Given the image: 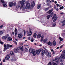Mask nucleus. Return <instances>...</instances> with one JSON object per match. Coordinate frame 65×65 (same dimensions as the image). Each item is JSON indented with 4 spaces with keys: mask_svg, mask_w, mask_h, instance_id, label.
Segmentation results:
<instances>
[{
    "mask_svg": "<svg viewBox=\"0 0 65 65\" xmlns=\"http://www.w3.org/2000/svg\"><path fill=\"white\" fill-rule=\"evenodd\" d=\"M27 3V1L25 0H23V1L19 2V4H21V8H22L23 10H25L26 9V6L24 5Z\"/></svg>",
    "mask_w": 65,
    "mask_h": 65,
    "instance_id": "1",
    "label": "nucleus"
},
{
    "mask_svg": "<svg viewBox=\"0 0 65 65\" xmlns=\"http://www.w3.org/2000/svg\"><path fill=\"white\" fill-rule=\"evenodd\" d=\"M35 6V3L34 2H32L31 3V4L30 5V4L29 3H27L26 4V8L27 9H31V8Z\"/></svg>",
    "mask_w": 65,
    "mask_h": 65,
    "instance_id": "2",
    "label": "nucleus"
},
{
    "mask_svg": "<svg viewBox=\"0 0 65 65\" xmlns=\"http://www.w3.org/2000/svg\"><path fill=\"white\" fill-rule=\"evenodd\" d=\"M29 51L30 53H32V54H33L34 56H35L36 55L35 49H32L30 48L29 49Z\"/></svg>",
    "mask_w": 65,
    "mask_h": 65,
    "instance_id": "3",
    "label": "nucleus"
},
{
    "mask_svg": "<svg viewBox=\"0 0 65 65\" xmlns=\"http://www.w3.org/2000/svg\"><path fill=\"white\" fill-rule=\"evenodd\" d=\"M26 33L27 34V36H29L32 35V31H29V33L30 34H29V32L28 30H27L26 31Z\"/></svg>",
    "mask_w": 65,
    "mask_h": 65,
    "instance_id": "4",
    "label": "nucleus"
},
{
    "mask_svg": "<svg viewBox=\"0 0 65 65\" xmlns=\"http://www.w3.org/2000/svg\"><path fill=\"white\" fill-rule=\"evenodd\" d=\"M45 55L46 56H47L48 57L50 58L51 57L52 55L51 53L48 52H45Z\"/></svg>",
    "mask_w": 65,
    "mask_h": 65,
    "instance_id": "5",
    "label": "nucleus"
},
{
    "mask_svg": "<svg viewBox=\"0 0 65 65\" xmlns=\"http://www.w3.org/2000/svg\"><path fill=\"white\" fill-rule=\"evenodd\" d=\"M63 54H61V56L62 57L63 59L65 58V50H64L62 51Z\"/></svg>",
    "mask_w": 65,
    "mask_h": 65,
    "instance_id": "6",
    "label": "nucleus"
},
{
    "mask_svg": "<svg viewBox=\"0 0 65 65\" xmlns=\"http://www.w3.org/2000/svg\"><path fill=\"white\" fill-rule=\"evenodd\" d=\"M18 37L19 38H22L23 37V34L21 33L19 34L18 35Z\"/></svg>",
    "mask_w": 65,
    "mask_h": 65,
    "instance_id": "7",
    "label": "nucleus"
},
{
    "mask_svg": "<svg viewBox=\"0 0 65 65\" xmlns=\"http://www.w3.org/2000/svg\"><path fill=\"white\" fill-rule=\"evenodd\" d=\"M53 11V8H52L51 10L47 12V13H49V14H51L52 12Z\"/></svg>",
    "mask_w": 65,
    "mask_h": 65,
    "instance_id": "8",
    "label": "nucleus"
},
{
    "mask_svg": "<svg viewBox=\"0 0 65 65\" xmlns=\"http://www.w3.org/2000/svg\"><path fill=\"white\" fill-rule=\"evenodd\" d=\"M7 40L8 41H11L12 39L11 38L8 37L7 38Z\"/></svg>",
    "mask_w": 65,
    "mask_h": 65,
    "instance_id": "9",
    "label": "nucleus"
},
{
    "mask_svg": "<svg viewBox=\"0 0 65 65\" xmlns=\"http://www.w3.org/2000/svg\"><path fill=\"white\" fill-rule=\"evenodd\" d=\"M45 51L43 50V51H42L41 52V56H44V54H45Z\"/></svg>",
    "mask_w": 65,
    "mask_h": 65,
    "instance_id": "10",
    "label": "nucleus"
},
{
    "mask_svg": "<svg viewBox=\"0 0 65 65\" xmlns=\"http://www.w3.org/2000/svg\"><path fill=\"white\" fill-rule=\"evenodd\" d=\"M19 48L21 51H23V46L22 45L20 46L19 47Z\"/></svg>",
    "mask_w": 65,
    "mask_h": 65,
    "instance_id": "11",
    "label": "nucleus"
},
{
    "mask_svg": "<svg viewBox=\"0 0 65 65\" xmlns=\"http://www.w3.org/2000/svg\"><path fill=\"white\" fill-rule=\"evenodd\" d=\"M10 58V56L9 55H7L5 57L6 60H9Z\"/></svg>",
    "mask_w": 65,
    "mask_h": 65,
    "instance_id": "12",
    "label": "nucleus"
},
{
    "mask_svg": "<svg viewBox=\"0 0 65 65\" xmlns=\"http://www.w3.org/2000/svg\"><path fill=\"white\" fill-rule=\"evenodd\" d=\"M41 4H38L37 5V8L38 9H39V8H40V7H41Z\"/></svg>",
    "mask_w": 65,
    "mask_h": 65,
    "instance_id": "13",
    "label": "nucleus"
},
{
    "mask_svg": "<svg viewBox=\"0 0 65 65\" xmlns=\"http://www.w3.org/2000/svg\"><path fill=\"white\" fill-rule=\"evenodd\" d=\"M14 53H18L19 52V50H18V48H15L14 50Z\"/></svg>",
    "mask_w": 65,
    "mask_h": 65,
    "instance_id": "14",
    "label": "nucleus"
},
{
    "mask_svg": "<svg viewBox=\"0 0 65 65\" xmlns=\"http://www.w3.org/2000/svg\"><path fill=\"white\" fill-rule=\"evenodd\" d=\"M3 33H4V32H3V30H0V35H2Z\"/></svg>",
    "mask_w": 65,
    "mask_h": 65,
    "instance_id": "15",
    "label": "nucleus"
},
{
    "mask_svg": "<svg viewBox=\"0 0 65 65\" xmlns=\"http://www.w3.org/2000/svg\"><path fill=\"white\" fill-rule=\"evenodd\" d=\"M12 46L11 45H10L9 44H7V48H9V47H11Z\"/></svg>",
    "mask_w": 65,
    "mask_h": 65,
    "instance_id": "16",
    "label": "nucleus"
},
{
    "mask_svg": "<svg viewBox=\"0 0 65 65\" xmlns=\"http://www.w3.org/2000/svg\"><path fill=\"white\" fill-rule=\"evenodd\" d=\"M9 3L10 4L9 5V6L10 7H12V6H13V2H11L10 3Z\"/></svg>",
    "mask_w": 65,
    "mask_h": 65,
    "instance_id": "17",
    "label": "nucleus"
},
{
    "mask_svg": "<svg viewBox=\"0 0 65 65\" xmlns=\"http://www.w3.org/2000/svg\"><path fill=\"white\" fill-rule=\"evenodd\" d=\"M41 36V35L40 34H39L37 36V37L38 38H40Z\"/></svg>",
    "mask_w": 65,
    "mask_h": 65,
    "instance_id": "18",
    "label": "nucleus"
},
{
    "mask_svg": "<svg viewBox=\"0 0 65 65\" xmlns=\"http://www.w3.org/2000/svg\"><path fill=\"white\" fill-rule=\"evenodd\" d=\"M36 55H39V54H40V52L39 50H37L36 51Z\"/></svg>",
    "mask_w": 65,
    "mask_h": 65,
    "instance_id": "19",
    "label": "nucleus"
},
{
    "mask_svg": "<svg viewBox=\"0 0 65 65\" xmlns=\"http://www.w3.org/2000/svg\"><path fill=\"white\" fill-rule=\"evenodd\" d=\"M43 38H44V36H41V42H42V41H43Z\"/></svg>",
    "mask_w": 65,
    "mask_h": 65,
    "instance_id": "20",
    "label": "nucleus"
},
{
    "mask_svg": "<svg viewBox=\"0 0 65 65\" xmlns=\"http://www.w3.org/2000/svg\"><path fill=\"white\" fill-rule=\"evenodd\" d=\"M2 38L3 39H6L7 38V37L5 36H4L2 37Z\"/></svg>",
    "mask_w": 65,
    "mask_h": 65,
    "instance_id": "21",
    "label": "nucleus"
},
{
    "mask_svg": "<svg viewBox=\"0 0 65 65\" xmlns=\"http://www.w3.org/2000/svg\"><path fill=\"white\" fill-rule=\"evenodd\" d=\"M47 40V39H44L43 40V41L44 43H46V41Z\"/></svg>",
    "mask_w": 65,
    "mask_h": 65,
    "instance_id": "22",
    "label": "nucleus"
},
{
    "mask_svg": "<svg viewBox=\"0 0 65 65\" xmlns=\"http://www.w3.org/2000/svg\"><path fill=\"white\" fill-rule=\"evenodd\" d=\"M53 45H54V46L56 45V41H53Z\"/></svg>",
    "mask_w": 65,
    "mask_h": 65,
    "instance_id": "23",
    "label": "nucleus"
},
{
    "mask_svg": "<svg viewBox=\"0 0 65 65\" xmlns=\"http://www.w3.org/2000/svg\"><path fill=\"white\" fill-rule=\"evenodd\" d=\"M1 2L2 3V4H4L5 3V2H4V1L2 0H1Z\"/></svg>",
    "mask_w": 65,
    "mask_h": 65,
    "instance_id": "24",
    "label": "nucleus"
},
{
    "mask_svg": "<svg viewBox=\"0 0 65 65\" xmlns=\"http://www.w3.org/2000/svg\"><path fill=\"white\" fill-rule=\"evenodd\" d=\"M55 60H57V61L58 62L59 61V57H57L55 59Z\"/></svg>",
    "mask_w": 65,
    "mask_h": 65,
    "instance_id": "25",
    "label": "nucleus"
},
{
    "mask_svg": "<svg viewBox=\"0 0 65 65\" xmlns=\"http://www.w3.org/2000/svg\"><path fill=\"white\" fill-rule=\"evenodd\" d=\"M10 54L11 55H14V54L13 53V52L12 51H10Z\"/></svg>",
    "mask_w": 65,
    "mask_h": 65,
    "instance_id": "26",
    "label": "nucleus"
},
{
    "mask_svg": "<svg viewBox=\"0 0 65 65\" xmlns=\"http://www.w3.org/2000/svg\"><path fill=\"white\" fill-rule=\"evenodd\" d=\"M56 16V14H55L54 15V16L52 17V20H54V18H55V17Z\"/></svg>",
    "mask_w": 65,
    "mask_h": 65,
    "instance_id": "27",
    "label": "nucleus"
},
{
    "mask_svg": "<svg viewBox=\"0 0 65 65\" xmlns=\"http://www.w3.org/2000/svg\"><path fill=\"white\" fill-rule=\"evenodd\" d=\"M3 5V6L4 7H6V6H7V5H6L5 3Z\"/></svg>",
    "mask_w": 65,
    "mask_h": 65,
    "instance_id": "28",
    "label": "nucleus"
},
{
    "mask_svg": "<svg viewBox=\"0 0 65 65\" xmlns=\"http://www.w3.org/2000/svg\"><path fill=\"white\" fill-rule=\"evenodd\" d=\"M50 17H51V15H50L47 16V19H49Z\"/></svg>",
    "mask_w": 65,
    "mask_h": 65,
    "instance_id": "29",
    "label": "nucleus"
},
{
    "mask_svg": "<svg viewBox=\"0 0 65 65\" xmlns=\"http://www.w3.org/2000/svg\"><path fill=\"white\" fill-rule=\"evenodd\" d=\"M37 35V34H36V33L34 34V37L35 38H36V37Z\"/></svg>",
    "mask_w": 65,
    "mask_h": 65,
    "instance_id": "30",
    "label": "nucleus"
},
{
    "mask_svg": "<svg viewBox=\"0 0 65 65\" xmlns=\"http://www.w3.org/2000/svg\"><path fill=\"white\" fill-rule=\"evenodd\" d=\"M20 6L21 5H17L16 6V8H19L20 7Z\"/></svg>",
    "mask_w": 65,
    "mask_h": 65,
    "instance_id": "31",
    "label": "nucleus"
},
{
    "mask_svg": "<svg viewBox=\"0 0 65 65\" xmlns=\"http://www.w3.org/2000/svg\"><path fill=\"white\" fill-rule=\"evenodd\" d=\"M59 39L60 41H63V39L61 37H59Z\"/></svg>",
    "mask_w": 65,
    "mask_h": 65,
    "instance_id": "32",
    "label": "nucleus"
},
{
    "mask_svg": "<svg viewBox=\"0 0 65 65\" xmlns=\"http://www.w3.org/2000/svg\"><path fill=\"white\" fill-rule=\"evenodd\" d=\"M50 15L51 17H52L53 16V15H54V13L53 12H52L51 14H50Z\"/></svg>",
    "mask_w": 65,
    "mask_h": 65,
    "instance_id": "33",
    "label": "nucleus"
},
{
    "mask_svg": "<svg viewBox=\"0 0 65 65\" xmlns=\"http://www.w3.org/2000/svg\"><path fill=\"white\" fill-rule=\"evenodd\" d=\"M38 50L40 52H41L42 51H43V49H39Z\"/></svg>",
    "mask_w": 65,
    "mask_h": 65,
    "instance_id": "34",
    "label": "nucleus"
},
{
    "mask_svg": "<svg viewBox=\"0 0 65 65\" xmlns=\"http://www.w3.org/2000/svg\"><path fill=\"white\" fill-rule=\"evenodd\" d=\"M4 47L7 48V46L6 45V44H4Z\"/></svg>",
    "mask_w": 65,
    "mask_h": 65,
    "instance_id": "35",
    "label": "nucleus"
},
{
    "mask_svg": "<svg viewBox=\"0 0 65 65\" xmlns=\"http://www.w3.org/2000/svg\"><path fill=\"white\" fill-rule=\"evenodd\" d=\"M48 9H49V8H47L45 9V11H47V10H48Z\"/></svg>",
    "mask_w": 65,
    "mask_h": 65,
    "instance_id": "36",
    "label": "nucleus"
},
{
    "mask_svg": "<svg viewBox=\"0 0 65 65\" xmlns=\"http://www.w3.org/2000/svg\"><path fill=\"white\" fill-rule=\"evenodd\" d=\"M25 51H26V52H28L29 51V50L27 48H25Z\"/></svg>",
    "mask_w": 65,
    "mask_h": 65,
    "instance_id": "37",
    "label": "nucleus"
},
{
    "mask_svg": "<svg viewBox=\"0 0 65 65\" xmlns=\"http://www.w3.org/2000/svg\"><path fill=\"white\" fill-rule=\"evenodd\" d=\"M63 8H64V7L63 6H62L60 8V10H61V9H63Z\"/></svg>",
    "mask_w": 65,
    "mask_h": 65,
    "instance_id": "38",
    "label": "nucleus"
},
{
    "mask_svg": "<svg viewBox=\"0 0 65 65\" xmlns=\"http://www.w3.org/2000/svg\"><path fill=\"white\" fill-rule=\"evenodd\" d=\"M56 25V23H55L53 24V27H55Z\"/></svg>",
    "mask_w": 65,
    "mask_h": 65,
    "instance_id": "39",
    "label": "nucleus"
},
{
    "mask_svg": "<svg viewBox=\"0 0 65 65\" xmlns=\"http://www.w3.org/2000/svg\"><path fill=\"white\" fill-rule=\"evenodd\" d=\"M7 48H5L4 47V51H6V50H7Z\"/></svg>",
    "mask_w": 65,
    "mask_h": 65,
    "instance_id": "40",
    "label": "nucleus"
},
{
    "mask_svg": "<svg viewBox=\"0 0 65 65\" xmlns=\"http://www.w3.org/2000/svg\"><path fill=\"white\" fill-rule=\"evenodd\" d=\"M16 5H17V4L15 2L13 4V6H15Z\"/></svg>",
    "mask_w": 65,
    "mask_h": 65,
    "instance_id": "41",
    "label": "nucleus"
},
{
    "mask_svg": "<svg viewBox=\"0 0 65 65\" xmlns=\"http://www.w3.org/2000/svg\"><path fill=\"white\" fill-rule=\"evenodd\" d=\"M53 65H57V64L55 62H53Z\"/></svg>",
    "mask_w": 65,
    "mask_h": 65,
    "instance_id": "42",
    "label": "nucleus"
},
{
    "mask_svg": "<svg viewBox=\"0 0 65 65\" xmlns=\"http://www.w3.org/2000/svg\"><path fill=\"white\" fill-rule=\"evenodd\" d=\"M51 42L49 41L48 42L47 44L48 45H50L51 44Z\"/></svg>",
    "mask_w": 65,
    "mask_h": 65,
    "instance_id": "43",
    "label": "nucleus"
},
{
    "mask_svg": "<svg viewBox=\"0 0 65 65\" xmlns=\"http://www.w3.org/2000/svg\"><path fill=\"white\" fill-rule=\"evenodd\" d=\"M34 41V39L33 38H32L31 39V42H33Z\"/></svg>",
    "mask_w": 65,
    "mask_h": 65,
    "instance_id": "44",
    "label": "nucleus"
},
{
    "mask_svg": "<svg viewBox=\"0 0 65 65\" xmlns=\"http://www.w3.org/2000/svg\"><path fill=\"white\" fill-rule=\"evenodd\" d=\"M17 28H15V30H14V32H16L17 31Z\"/></svg>",
    "mask_w": 65,
    "mask_h": 65,
    "instance_id": "45",
    "label": "nucleus"
},
{
    "mask_svg": "<svg viewBox=\"0 0 65 65\" xmlns=\"http://www.w3.org/2000/svg\"><path fill=\"white\" fill-rule=\"evenodd\" d=\"M24 35H26V31H25V30H24Z\"/></svg>",
    "mask_w": 65,
    "mask_h": 65,
    "instance_id": "46",
    "label": "nucleus"
},
{
    "mask_svg": "<svg viewBox=\"0 0 65 65\" xmlns=\"http://www.w3.org/2000/svg\"><path fill=\"white\" fill-rule=\"evenodd\" d=\"M51 0H47L46 1V2H49Z\"/></svg>",
    "mask_w": 65,
    "mask_h": 65,
    "instance_id": "47",
    "label": "nucleus"
},
{
    "mask_svg": "<svg viewBox=\"0 0 65 65\" xmlns=\"http://www.w3.org/2000/svg\"><path fill=\"white\" fill-rule=\"evenodd\" d=\"M14 42L15 43V44H17V42L15 41H14Z\"/></svg>",
    "mask_w": 65,
    "mask_h": 65,
    "instance_id": "48",
    "label": "nucleus"
},
{
    "mask_svg": "<svg viewBox=\"0 0 65 65\" xmlns=\"http://www.w3.org/2000/svg\"><path fill=\"white\" fill-rule=\"evenodd\" d=\"M17 33H18L17 32H15V37H16V36H17Z\"/></svg>",
    "mask_w": 65,
    "mask_h": 65,
    "instance_id": "49",
    "label": "nucleus"
},
{
    "mask_svg": "<svg viewBox=\"0 0 65 65\" xmlns=\"http://www.w3.org/2000/svg\"><path fill=\"white\" fill-rule=\"evenodd\" d=\"M3 27V25H1V26H0V29H1Z\"/></svg>",
    "mask_w": 65,
    "mask_h": 65,
    "instance_id": "50",
    "label": "nucleus"
},
{
    "mask_svg": "<svg viewBox=\"0 0 65 65\" xmlns=\"http://www.w3.org/2000/svg\"><path fill=\"white\" fill-rule=\"evenodd\" d=\"M57 19H58V17H55L54 19L55 20H57Z\"/></svg>",
    "mask_w": 65,
    "mask_h": 65,
    "instance_id": "51",
    "label": "nucleus"
},
{
    "mask_svg": "<svg viewBox=\"0 0 65 65\" xmlns=\"http://www.w3.org/2000/svg\"><path fill=\"white\" fill-rule=\"evenodd\" d=\"M63 45H61L60 46V49H61V48H62V47H63Z\"/></svg>",
    "mask_w": 65,
    "mask_h": 65,
    "instance_id": "52",
    "label": "nucleus"
},
{
    "mask_svg": "<svg viewBox=\"0 0 65 65\" xmlns=\"http://www.w3.org/2000/svg\"><path fill=\"white\" fill-rule=\"evenodd\" d=\"M65 20H64L63 21H61V23H64V22H65Z\"/></svg>",
    "mask_w": 65,
    "mask_h": 65,
    "instance_id": "53",
    "label": "nucleus"
},
{
    "mask_svg": "<svg viewBox=\"0 0 65 65\" xmlns=\"http://www.w3.org/2000/svg\"><path fill=\"white\" fill-rule=\"evenodd\" d=\"M61 35H62V36H64V34L62 33Z\"/></svg>",
    "mask_w": 65,
    "mask_h": 65,
    "instance_id": "54",
    "label": "nucleus"
},
{
    "mask_svg": "<svg viewBox=\"0 0 65 65\" xmlns=\"http://www.w3.org/2000/svg\"><path fill=\"white\" fill-rule=\"evenodd\" d=\"M47 5L48 6H49L50 5V3H48L47 4Z\"/></svg>",
    "mask_w": 65,
    "mask_h": 65,
    "instance_id": "55",
    "label": "nucleus"
},
{
    "mask_svg": "<svg viewBox=\"0 0 65 65\" xmlns=\"http://www.w3.org/2000/svg\"><path fill=\"white\" fill-rule=\"evenodd\" d=\"M8 36H9L7 34V35H6V37H7H7H8Z\"/></svg>",
    "mask_w": 65,
    "mask_h": 65,
    "instance_id": "56",
    "label": "nucleus"
},
{
    "mask_svg": "<svg viewBox=\"0 0 65 65\" xmlns=\"http://www.w3.org/2000/svg\"><path fill=\"white\" fill-rule=\"evenodd\" d=\"M28 40H31V38L30 37H29L28 38Z\"/></svg>",
    "mask_w": 65,
    "mask_h": 65,
    "instance_id": "57",
    "label": "nucleus"
},
{
    "mask_svg": "<svg viewBox=\"0 0 65 65\" xmlns=\"http://www.w3.org/2000/svg\"><path fill=\"white\" fill-rule=\"evenodd\" d=\"M53 46V43H51L50 44V46Z\"/></svg>",
    "mask_w": 65,
    "mask_h": 65,
    "instance_id": "58",
    "label": "nucleus"
},
{
    "mask_svg": "<svg viewBox=\"0 0 65 65\" xmlns=\"http://www.w3.org/2000/svg\"><path fill=\"white\" fill-rule=\"evenodd\" d=\"M62 58V57H61V56H60L59 57V59L60 60H61V58Z\"/></svg>",
    "mask_w": 65,
    "mask_h": 65,
    "instance_id": "59",
    "label": "nucleus"
},
{
    "mask_svg": "<svg viewBox=\"0 0 65 65\" xmlns=\"http://www.w3.org/2000/svg\"><path fill=\"white\" fill-rule=\"evenodd\" d=\"M56 10L57 11H58L59 10V9L58 8H56Z\"/></svg>",
    "mask_w": 65,
    "mask_h": 65,
    "instance_id": "60",
    "label": "nucleus"
},
{
    "mask_svg": "<svg viewBox=\"0 0 65 65\" xmlns=\"http://www.w3.org/2000/svg\"><path fill=\"white\" fill-rule=\"evenodd\" d=\"M56 20L55 19H54V20H53V22H56Z\"/></svg>",
    "mask_w": 65,
    "mask_h": 65,
    "instance_id": "61",
    "label": "nucleus"
},
{
    "mask_svg": "<svg viewBox=\"0 0 65 65\" xmlns=\"http://www.w3.org/2000/svg\"><path fill=\"white\" fill-rule=\"evenodd\" d=\"M56 5L57 7H58V6H59V5L58 4H56Z\"/></svg>",
    "mask_w": 65,
    "mask_h": 65,
    "instance_id": "62",
    "label": "nucleus"
},
{
    "mask_svg": "<svg viewBox=\"0 0 65 65\" xmlns=\"http://www.w3.org/2000/svg\"><path fill=\"white\" fill-rule=\"evenodd\" d=\"M60 65H64V64H63V63H61L60 64Z\"/></svg>",
    "mask_w": 65,
    "mask_h": 65,
    "instance_id": "63",
    "label": "nucleus"
},
{
    "mask_svg": "<svg viewBox=\"0 0 65 65\" xmlns=\"http://www.w3.org/2000/svg\"><path fill=\"white\" fill-rule=\"evenodd\" d=\"M2 65V62H1V63H0V65Z\"/></svg>",
    "mask_w": 65,
    "mask_h": 65,
    "instance_id": "64",
    "label": "nucleus"
}]
</instances>
